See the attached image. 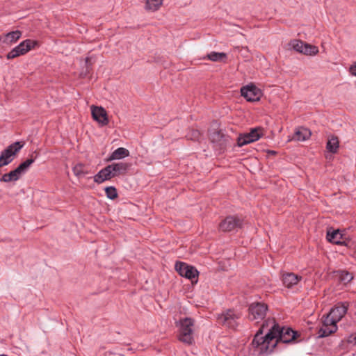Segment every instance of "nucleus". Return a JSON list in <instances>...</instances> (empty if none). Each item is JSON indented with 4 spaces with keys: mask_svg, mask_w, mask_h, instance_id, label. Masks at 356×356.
Instances as JSON below:
<instances>
[{
    "mask_svg": "<svg viewBox=\"0 0 356 356\" xmlns=\"http://www.w3.org/2000/svg\"><path fill=\"white\" fill-rule=\"evenodd\" d=\"M108 166L111 170L113 178L125 174L129 168V165L124 162L113 163Z\"/></svg>",
    "mask_w": 356,
    "mask_h": 356,
    "instance_id": "2eb2a0df",
    "label": "nucleus"
},
{
    "mask_svg": "<svg viewBox=\"0 0 356 356\" xmlns=\"http://www.w3.org/2000/svg\"><path fill=\"white\" fill-rule=\"evenodd\" d=\"M318 52L317 47L305 42L301 54L307 56H315Z\"/></svg>",
    "mask_w": 356,
    "mask_h": 356,
    "instance_id": "5701e85b",
    "label": "nucleus"
},
{
    "mask_svg": "<svg viewBox=\"0 0 356 356\" xmlns=\"http://www.w3.org/2000/svg\"><path fill=\"white\" fill-rule=\"evenodd\" d=\"M337 273L339 280L344 284L349 283L353 279V275L348 271L339 270Z\"/></svg>",
    "mask_w": 356,
    "mask_h": 356,
    "instance_id": "393cba45",
    "label": "nucleus"
},
{
    "mask_svg": "<svg viewBox=\"0 0 356 356\" xmlns=\"http://www.w3.org/2000/svg\"><path fill=\"white\" fill-rule=\"evenodd\" d=\"M241 95L248 102H257L261 96V91L254 84H249L241 89Z\"/></svg>",
    "mask_w": 356,
    "mask_h": 356,
    "instance_id": "f8f14e48",
    "label": "nucleus"
},
{
    "mask_svg": "<svg viewBox=\"0 0 356 356\" xmlns=\"http://www.w3.org/2000/svg\"><path fill=\"white\" fill-rule=\"evenodd\" d=\"M305 42L299 40H291L289 43L290 47L296 51L297 52L302 53V49L303 48Z\"/></svg>",
    "mask_w": 356,
    "mask_h": 356,
    "instance_id": "c756f323",
    "label": "nucleus"
},
{
    "mask_svg": "<svg viewBox=\"0 0 356 356\" xmlns=\"http://www.w3.org/2000/svg\"><path fill=\"white\" fill-rule=\"evenodd\" d=\"M270 320L264 323L261 327L255 334L254 339L250 344V350L253 355H268L270 354L277 346L276 337L273 335L270 330L264 335L263 332Z\"/></svg>",
    "mask_w": 356,
    "mask_h": 356,
    "instance_id": "f257e3e1",
    "label": "nucleus"
},
{
    "mask_svg": "<svg viewBox=\"0 0 356 356\" xmlns=\"http://www.w3.org/2000/svg\"><path fill=\"white\" fill-rule=\"evenodd\" d=\"M242 226V220L237 216H229L220 224L219 228L222 232L237 231Z\"/></svg>",
    "mask_w": 356,
    "mask_h": 356,
    "instance_id": "9b49d317",
    "label": "nucleus"
},
{
    "mask_svg": "<svg viewBox=\"0 0 356 356\" xmlns=\"http://www.w3.org/2000/svg\"><path fill=\"white\" fill-rule=\"evenodd\" d=\"M129 155V152L124 147H118L114 150L106 159L107 161L120 160Z\"/></svg>",
    "mask_w": 356,
    "mask_h": 356,
    "instance_id": "aec40b11",
    "label": "nucleus"
},
{
    "mask_svg": "<svg viewBox=\"0 0 356 356\" xmlns=\"http://www.w3.org/2000/svg\"><path fill=\"white\" fill-rule=\"evenodd\" d=\"M336 332V327H325L323 325L318 330L319 337H326Z\"/></svg>",
    "mask_w": 356,
    "mask_h": 356,
    "instance_id": "c85d7f7f",
    "label": "nucleus"
},
{
    "mask_svg": "<svg viewBox=\"0 0 356 356\" xmlns=\"http://www.w3.org/2000/svg\"><path fill=\"white\" fill-rule=\"evenodd\" d=\"M268 306L262 302H253L248 308V318L256 323L263 321L266 316Z\"/></svg>",
    "mask_w": 356,
    "mask_h": 356,
    "instance_id": "6e6552de",
    "label": "nucleus"
},
{
    "mask_svg": "<svg viewBox=\"0 0 356 356\" xmlns=\"http://www.w3.org/2000/svg\"><path fill=\"white\" fill-rule=\"evenodd\" d=\"M240 312L234 309H226L217 315L218 323L230 329L235 330L239 325Z\"/></svg>",
    "mask_w": 356,
    "mask_h": 356,
    "instance_id": "39448f33",
    "label": "nucleus"
},
{
    "mask_svg": "<svg viewBox=\"0 0 356 356\" xmlns=\"http://www.w3.org/2000/svg\"><path fill=\"white\" fill-rule=\"evenodd\" d=\"M74 174L78 177H83L87 174L86 167L81 164H76L72 169Z\"/></svg>",
    "mask_w": 356,
    "mask_h": 356,
    "instance_id": "bb28decb",
    "label": "nucleus"
},
{
    "mask_svg": "<svg viewBox=\"0 0 356 356\" xmlns=\"http://www.w3.org/2000/svg\"><path fill=\"white\" fill-rule=\"evenodd\" d=\"M188 139L192 140H199L201 137V134L198 130H191L186 136Z\"/></svg>",
    "mask_w": 356,
    "mask_h": 356,
    "instance_id": "473e14b6",
    "label": "nucleus"
},
{
    "mask_svg": "<svg viewBox=\"0 0 356 356\" xmlns=\"http://www.w3.org/2000/svg\"><path fill=\"white\" fill-rule=\"evenodd\" d=\"M327 149L332 153H336L339 149V141L337 138L332 137L327 143Z\"/></svg>",
    "mask_w": 356,
    "mask_h": 356,
    "instance_id": "b1692460",
    "label": "nucleus"
},
{
    "mask_svg": "<svg viewBox=\"0 0 356 356\" xmlns=\"http://www.w3.org/2000/svg\"><path fill=\"white\" fill-rule=\"evenodd\" d=\"M350 73L352 75L356 76V63L354 65H353L352 66H350Z\"/></svg>",
    "mask_w": 356,
    "mask_h": 356,
    "instance_id": "f704fd0d",
    "label": "nucleus"
},
{
    "mask_svg": "<svg viewBox=\"0 0 356 356\" xmlns=\"http://www.w3.org/2000/svg\"><path fill=\"white\" fill-rule=\"evenodd\" d=\"M23 146V143L17 141L3 149L0 154V168L10 163L15 154L20 151Z\"/></svg>",
    "mask_w": 356,
    "mask_h": 356,
    "instance_id": "423d86ee",
    "label": "nucleus"
},
{
    "mask_svg": "<svg viewBox=\"0 0 356 356\" xmlns=\"http://www.w3.org/2000/svg\"><path fill=\"white\" fill-rule=\"evenodd\" d=\"M348 305L346 302H340L331 309L330 314L333 317L332 322H339L346 314Z\"/></svg>",
    "mask_w": 356,
    "mask_h": 356,
    "instance_id": "4468645a",
    "label": "nucleus"
},
{
    "mask_svg": "<svg viewBox=\"0 0 356 356\" xmlns=\"http://www.w3.org/2000/svg\"><path fill=\"white\" fill-rule=\"evenodd\" d=\"M106 197L110 200H114L118 196L116 188L114 186H107L105 188Z\"/></svg>",
    "mask_w": 356,
    "mask_h": 356,
    "instance_id": "7c9ffc66",
    "label": "nucleus"
},
{
    "mask_svg": "<svg viewBox=\"0 0 356 356\" xmlns=\"http://www.w3.org/2000/svg\"><path fill=\"white\" fill-rule=\"evenodd\" d=\"M348 342L350 343L355 344L356 343V334L350 336L348 337Z\"/></svg>",
    "mask_w": 356,
    "mask_h": 356,
    "instance_id": "72a5a7b5",
    "label": "nucleus"
},
{
    "mask_svg": "<svg viewBox=\"0 0 356 356\" xmlns=\"http://www.w3.org/2000/svg\"><path fill=\"white\" fill-rule=\"evenodd\" d=\"M175 268L181 277L191 280L192 282H197L199 271L194 266L184 262L177 261Z\"/></svg>",
    "mask_w": 356,
    "mask_h": 356,
    "instance_id": "9d476101",
    "label": "nucleus"
},
{
    "mask_svg": "<svg viewBox=\"0 0 356 356\" xmlns=\"http://www.w3.org/2000/svg\"><path fill=\"white\" fill-rule=\"evenodd\" d=\"M92 115L94 120L102 125H106L108 123L106 112L102 107H92Z\"/></svg>",
    "mask_w": 356,
    "mask_h": 356,
    "instance_id": "dca6fc26",
    "label": "nucleus"
},
{
    "mask_svg": "<svg viewBox=\"0 0 356 356\" xmlns=\"http://www.w3.org/2000/svg\"><path fill=\"white\" fill-rule=\"evenodd\" d=\"M37 44L38 42L35 40L30 39L25 40L15 47L10 52H8L6 55V58L7 59L10 60L24 55L32 49H33L37 45Z\"/></svg>",
    "mask_w": 356,
    "mask_h": 356,
    "instance_id": "1a4fd4ad",
    "label": "nucleus"
},
{
    "mask_svg": "<svg viewBox=\"0 0 356 356\" xmlns=\"http://www.w3.org/2000/svg\"><path fill=\"white\" fill-rule=\"evenodd\" d=\"M273 325L270 328L273 335L276 338L277 345L280 343H288L293 341L297 335V332H294L290 327L280 326L274 321H272Z\"/></svg>",
    "mask_w": 356,
    "mask_h": 356,
    "instance_id": "7ed1b4c3",
    "label": "nucleus"
},
{
    "mask_svg": "<svg viewBox=\"0 0 356 356\" xmlns=\"http://www.w3.org/2000/svg\"><path fill=\"white\" fill-rule=\"evenodd\" d=\"M110 168L106 166L94 176V181L97 184H102L104 181L110 180L113 178Z\"/></svg>",
    "mask_w": 356,
    "mask_h": 356,
    "instance_id": "a211bd4d",
    "label": "nucleus"
},
{
    "mask_svg": "<svg viewBox=\"0 0 356 356\" xmlns=\"http://www.w3.org/2000/svg\"><path fill=\"white\" fill-rule=\"evenodd\" d=\"M310 136L311 131L309 129L305 127H299L296 130L291 139L296 141H305L308 139Z\"/></svg>",
    "mask_w": 356,
    "mask_h": 356,
    "instance_id": "6ab92c4d",
    "label": "nucleus"
},
{
    "mask_svg": "<svg viewBox=\"0 0 356 356\" xmlns=\"http://www.w3.org/2000/svg\"><path fill=\"white\" fill-rule=\"evenodd\" d=\"M259 128L252 129L249 133L241 134L237 139V145L242 147L249 143L258 140L261 137Z\"/></svg>",
    "mask_w": 356,
    "mask_h": 356,
    "instance_id": "ddd939ff",
    "label": "nucleus"
},
{
    "mask_svg": "<svg viewBox=\"0 0 356 356\" xmlns=\"http://www.w3.org/2000/svg\"><path fill=\"white\" fill-rule=\"evenodd\" d=\"M162 4V0H146L145 8L149 10H156Z\"/></svg>",
    "mask_w": 356,
    "mask_h": 356,
    "instance_id": "a878e982",
    "label": "nucleus"
},
{
    "mask_svg": "<svg viewBox=\"0 0 356 356\" xmlns=\"http://www.w3.org/2000/svg\"><path fill=\"white\" fill-rule=\"evenodd\" d=\"M208 58L212 61H221L226 58V54L223 52L212 51L207 55Z\"/></svg>",
    "mask_w": 356,
    "mask_h": 356,
    "instance_id": "cd10ccee",
    "label": "nucleus"
},
{
    "mask_svg": "<svg viewBox=\"0 0 356 356\" xmlns=\"http://www.w3.org/2000/svg\"><path fill=\"white\" fill-rule=\"evenodd\" d=\"M179 327V339L188 345L194 342V320L189 317L181 318L177 323Z\"/></svg>",
    "mask_w": 356,
    "mask_h": 356,
    "instance_id": "f03ea898",
    "label": "nucleus"
},
{
    "mask_svg": "<svg viewBox=\"0 0 356 356\" xmlns=\"http://www.w3.org/2000/svg\"><path fill=\"white\" fill-rule=\"evenodd\" d=\"M332 320H333V317L331 316L330 313L327 314V316L323 321V326L328 327H333L334 326V327H336V330H337V322H332Z\"/></svg>",
    "mask_w": 356,
    "mask_h": 356,
    "instance_id": "2f4dec72",
    "label": "nucleus"
},
{
    "mask_svg": "<svg viewBox=\"0 0 356 356\" xmlns=\"http://www.w3.org/2000/svg\"><path fill=\"white\" fill-rule=\"evenodd\" d=\"M22 36V32L20 31H14L7 33L4 35L3 42L6 44H12L15 43Z\"/></svg>",
    "mask_w": 356,
    "mask_h": 356,
    "instance_id": "4be33fe9",
    "label": "nucleus"
},
{
    "mask_svg": "<svg viewBox=\"0 0 356 356\" xmlns=\"http://www.w3.org/2000/svg\"><path fill=\"white\" fill-rule=\"evenodd\" d=\"M343 234L339 229H330L327 232V239L328 241L335 244H343L344 242L341 241Z\"/></svg>",
    "mask_w": 356,
    "mask_h": 356,
    "instance_id": "412c9836",
    "label": "nucleus"
},
{
    "mask_svg": "<svg viewBox=\"0 0 356 356\" xmlns=\"http://www.w3.org/2000/svg\"><path fill=\"white\" fill-rule=\"evenodd\" d=\"M302 277L293 273L284 274L282 276L283 284L287 288H292L301 280Z\"/></svg>",
    "mask_w": 356,
    "mask_h": 356,
    "instance_id": "f3484780",
    "label": "nucleus"
},
{
    "mask_svg": "<svg viewBox=\"0 0 356 356\" xmlns=\"http://www.w3.org/2000/svg\"><path fill=\"white\" fill-rule=\"evenodd\" d=\"M209 139L213 147L218 154H221L225 150L230 140L229 136L223 134L221 130L211 133Z\"/></svg>",
    "mask_w": 356,
    "mask_h": 356,
    "instance_id": "0eeeda50",
    "label": "nucleus"
},
{
    "mask_svg": "<svg viewBox=\"0 0 356 356\" xmlns=\"http://www.w3.org/2000/svg\"><path fill=\"white\" fill-rule=\"evenodd\" d=\"M35 161L34 159H28L21 163L15 170L8 173H5L0 178L1 182L8 183L19 180L29 170L31 165Z\"/></svg>",
    "mask_w": 356,
    "mask_h": 356,
    "instance_id": "20e7f679",
    "label": "nucleus"
},
{
    "mask_svg": "<svg viewBox=\"0 0 356 356\" xmlns=\"http://www.w3.org/2000/svg\"><path fill=\"white\" fill-rule=\"evenodd\" d=\"M0 356H8V355L6 354H1Z\"/></svg>",
    "mask_w": 356,
    "mask_h": 356,
    "instance_id": "c9c22d12",
    "label": "nucleus"
}]
</instances>
